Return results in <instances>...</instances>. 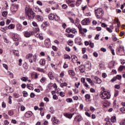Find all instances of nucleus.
I'll use <instances>...</instances> for the list:
<instances>
[{
	"instance_id": "obj_26",
	"label": "nucleus",
	"mask_w": 125,
	"mask_h": 125,
	"mask_svg": "<svg viewBox=\"0 0 125 125\" xmlns=\"http://www.w3.org/2000/svg\"><path fill=\"white\" fill-rule=\"evenodd\" d=\"M48 77L50 80L53 79V74H52V72H50L48 73Z\"/></svg>"
},
{
	"instance_id": "obj_55",
	"label": "nucleus",
	"mask_w": 125,
	"mask_h": 125,
	"mask_svg": "<svg viewBox=\"0 0 125 125\" xmlns=\"http://www.w3.org/2000/svg\"><path fill=\"white\" fill-rule=\"evenodd\" d=\"M21 111H23L24 110H26V107H25V106L24 105H21Z\"/></svg>"
},
{
	"instance_id": "obj_6",
	"label": "nucleus",
	"mask_w": 125,
	"mask_h": 125,
	"mask_svg": "<svg viewBox=\"0 0 125 125\" xmlns=\"http://www.w3.org/2000/svg\"><path fill=\"white\" fill-rule=\"evenodd\" d=\"M19 8V5H13L11 7V11L13 13H15Z\"/></svg>"
},
{
	"instance_id": "obj_8",
	"label": "nucleus",
	"mask_w": 125,
	"mask_h": 125,
	"mask_svg": "<svg viewBox=\"0 0 125 125\" xmlns=\"http://www.w3.org/2000/svg\"><path fill=\"white\" fill-rule=\"evenodd\" d=\"M81 83H83L84 86H85L86 88H90L89 85L87 84L86 82H85V79H84V78H82L81 79Z\"/></svg>"
},
{
	"instance_id": "obj_23",
	"label": "nucleus",
	"mask_w": 125,
	"mask_h": 125,
	"mask_svg": "<svg viewBox=\"0 0 125 125\" xmlns=\"http://www.w3.org/2000/svg\"><path fill=\"white\" fill-rule=\"evenodd\" d=\"M74 115V113L71 114H65V116L66 118H68V119H72L73 117V115Z\"/></svg>"
},
{
	"instance_id": "obj_59",
	"label": "nucleus",
	"mask_w": 125,
	"mask_h": 125,
	"mask_svg": "<svg viewBox=\"0 0 125 125\" xmlns=\"http://www.w3.org/2000/svg\"><path fill=\"white\" fill-rule=\"evenodd\" d=\"M60 95L62 97H64V96H65V93L63 92H61L60 93Z\"/></svg>"
},
{
	"instance_id": "obj_64",
	"label": "nucleus",
	"mask_w": 125,
	"mask_h": 125,
	"mask_svg": "<svg viewBox=\"0 0 125 125\" xmlns=\"http://www.w3.org/2000/svg\"><path fill=\"white\" fill-rule=\"evenodd\" d=\"M101 26L104 28H106L107 24H105L104 23H102Z\"/></svg>"
},
{
	"instance_id": "obj_16",
	"label": "nucleus",
	"mask_w": 125,
	"mask_h": 125,
	"mask_svg": "<svg viewBox=\"0 0 125 125\" xmlns=\"http://www.w3.org/2000/svg\"><path fill=\"white\" fill-rule=\"evenodd\" d=\"M36 19L38 20V21H43V17L40 15H37L36 17Z\"/></svg>"
},
{
	"instance_id": "obj_49",
	"label": "nucleus",
	"mask_w": 125,
	"mask_h": 125,
	"mask_svg": "<svg viewBox=\"0 0 125 125\" xmlns=\"http://www.w3.org/2000/svg\"><path fill=\"white\" fill-rule=\"evenodd\" d=\"M19 96H20L19 94L16 93H14V97L15 98H19Z\"/></svg>"
},
{
	"instance_id": "obj_18",
	"label": "nucleus",
	"mask_w": 125,
	"mask_h": 125,
	"mask_svg": "<svg viewBox=\"0 0 125 125\" xmlns=\"http://www.w3.org/2000/svg\"><path fill=\"white\" fill-rule=\"evenodd\" d=\"M49 19L50 20H55V15L53 14H50L49 15Z\"/></svg>"
},
{
	"instance_id": "obj_11",
	"label": "nucleus",
	"mask_w": 125,
	"mask_h": 125,
	"mask_svg": "<svg viewBox=\"0 0 125 125\" xmlns=\"http://www.w3.org/2000/svg\"><path fill=\"white\" fill-rule=\"evenodd\" d=\"M32 115L33 113L32 112V111H27L24 114V116L25 117V118H30V117H32Z\"/></svg>"
},
{
	"instance_id": "obj_28",
	"label": "nucleus",
	"mask_w": 125,
	"mask_h": 125,
	"mask_svg": "<svg viewBox=\"0 0 125 125\" xmlns=\"http://www.w3.org/2000/svg\"><path fill=\"white\" fill-rule=\"evenodd\" d=\"M28 79L29 78H28V77H21V80L23 82H26L27 81H28Z\"/></svg>"
},
{
	"instance_id": "obj_60",
	"label": "nucleus",
	"mask_w": 125,
	"mask_h": 125,
	"mask_svg": "<svg viewBox=\"0 0 125 125\" xmlns=\"http://www.w3.org/2000/svg\"><path fill=\"white\" fill-rule=\"evenodd\" d=\"M90 110L91 112H94L95 111V108L93 106H90Z\"/></svg>"
},
{
	"instance_id": "obj_52",
	"label": "nucleus",
	"mask_w": 125,
	"mask_h": 125,
	"mask_svg": "<svg viewBox=\"0 0 125 125\" xmlns=\"http://www.w3.org/2000/svg\"><path fill=\"white\" fill-rule=\"evenodd\" d=\"M50 112L52 114H53L54 113V109H53V107H51L50 108Z\"/></svg>"
},
{
	"instance_id": "obj_41",
	"label": "nucleus",
	"mask_w": 125,
	"mask_h": 125,
	"mask_svg": "<svg viewBox=\"0 0 125 125\" xmlns=\"http://www.w3.org/2000/svg\"><path fill=\"white\" fill-rule=\"evenodd\" d=\"M22 93L23 94V97H27V96H28V92L26 91H23Z\"/></svg>"
},
{
	"instance_id": "obj_12",
	"label": "nucleus",
	"mask_w": 125,
	"mask_h": 125,
	"mask_svg": "<svg viewBox=\"0 0 125 125\" xmlns=\"http://www.w3.org/2000/svg\"><path fill=\"white\" fill-rule=\"evenodd\" d=\"M75 42L77 44L81 45L82 44V39L81 37H78L75 39Z\"/></svg>"
},
{
	"instance_id": "obj_35",
	"label": "nucleus",
	"mask_w": 125,
	"mask_h": 125,
	"mask_svg": "<svg viewBox=\"0 0 125 125\" xmlns=\"http://www.w3.org/2000/svg\"><path fill=\"white\" fill-rule=\"evenodd\" d=\"M64 59H69L70 60V59H71V57L68 55L65 54L64 55Z\"/></svg>"
},
{
	"instance_id": "obj_25",
	"label": "nucleus",
	"mask_w": 125,
	"mask_h": 125,
	"mask_svg": "<svg viewBox=\"0 0 125 125\" xmlns=\"http://www.w3.org/2000/svg\"><path fill=\"white\" fill-rule=\"evenodd\" d=\"M125 70V66L124 65H121L119 68H118V71H120V72H122L123 70Z\"/></svg>"
},
{
	"instance_id": "obj_17",
	"label": "nucleus",
	"mask_w": 125,
	"mask_h": 125,
	"mask_svg": "<svg viewBox=\"0 0 125 125\" xmlns=\"http://www.w3.org/2000/svg\"><path fill=\"white\" fill-rule=\"evenodd\" d=\"M68 74L70 76H72V77H74L76 75V73L75 71L73 70H70L68 71Z\"/></svg>"
},
{
	"instance_id": "obj_30",
	"label": "nucleus",
	"mask_w": 125,
	"mask_h": 125,
	"mask_svg": "<svg viewBox=\"0 0 125 125\" xmlns=\"http://www.w3.org/2000/svg\"><path fill=\"white\" fill-rule=\"evenodd\" d=\"M114 66H115V63L113 62H110L109 64V68H110V69L112 68H114Z\"/></svg>"
},
{
	"instance_id": "obj_14",
	"label": "nucleus",
	"mask_w": 125,
	"mask_h": 125,
	"mask_svg": "<svg viewBox=\"0 0 125 125\" xmlns=\"http://www.w3.org/2000/svg\"><path fill=\"white\" fill-rule=\"evenodd\" d=\"M12 39L13 41H14L15 42H18V41H19V38L18 37V36H17V35L16 34H13Z\"/></svg>"
},
{
	"instance_id": "obj_21",
	"label": "nucleus",
	"mask_w": 125,
	"mask_h": 125,
	"mask_svg": "<svg viewBox=\"0 0 125 125\" xmlns=\"http://www.w3.org/2000/svg\"><path fill=\"white\" fill-rule=\"evenodd\" d=\"M17 31H21L22 30V25L18 24L17 25Z\"/></svg>"
},
{
	"instance_id": "obj_27",
	"label": "nucleus",
	"mask_w": 125,
	"mask_h": 125,
	"mask_svg": "<svg viewBox=\"0 0 125 125\" xmlns=\"http://www.w3.org/2000/svg\"><path fill=\"white\" fill-rule=\"evenodd\" d=\"M33 57V54L29 53L27 54L26 56V59H30V58H32Z\"/></svg>"
},
{
	"instance_id": "obj_45",
	"label": "nucleus",
	"mask_w": 125,
	"mask_h": 125,
	"mask_svg": "<svg viewBox=\"0 0 125 125\" xmlns=\"http://www.w3.org/2000/svg\"><path fill=\"white\" fill-rule=\"evenodd\" d=\"M62 7L63 9H66V8H68V6L66 4H63L62 5Z\"/></svg>"
},
{
	"instance_id": "obj_61",
	"label": "nucleus",
	"mask_w": 125,
	"mask_h": 125,
	"mask_svg": "<svg viewBox=\"0 0 125 125\" xmlns=\"http://www.w3.org/2000/svg\"><path fill=\"white\" fill-rule=\"evenodd\" d=\"M32 25L34 26V27H38V24L36 21L32 22Z\"/></svg>"
},
{
	"instance_id": "obj_40",
	"label": "nucleus",
	"mask_w": 125,
	"mask_h": 125,
	"mask_svg": "<svg viewBox=\"0 0 125 125\" xmlns=\"http://www.w3.org/2000/svg\"><path fill=\"white\" fill-rule=\"evenodd\" d=\"M32 76H34L35 79H38V73L34 72L32 74Z\"/></svg>"
},
{
	"instance_id": "obj_32",
	"label": "nucleus",
	"mask_w": 125,
	"mask_h": 125,
	"mask_svg": "<svg viewBox=\"0 0 125 125\" xmlns=\"http://www.w3.org/2000/svg\"><path fill=\"white\" fill-rule=\"evenodd\" d=\"M76 0H66V3H68V4H70V3H72V2H75Z\"/></svg>"
},
{
	"instance_id": "obj_63",
	"label": "nucleus",
	"mask_w": 125,
	"mask_h": 125,
	"mask_svg": "<svg viewBox=\"0 0 125 125\" xmlns=\"http://www.w3.org/2000/svg\"><path fill=\"white\" fill-rule=\"evenodd\" d=\"M60 78H63L64 77V71H62L60 74Z\"/></svg>"
},
{
	"instance_id": "obj_31",
	"label": "nucleus",
	"mask_w": 125,
	"mask_h": 125,
	"mask_svg": "<svg viewBox=\"0 0 125 125\" xmlns=\"http://www.w3.org/2000/svg\"><path fill=\"white\" fill-rule=\"evenodd\" d=\"M65 36L67 37V38H70L71 39L74 38V35L71 34H65Z\"/></svg>"
},
{
	"instance_id": "obj_58",
	"label": "nucleus",
	"mask_w": 125,
	"mask_h": 125,
	"mask_svg": "<svg viewBox=\"0 0 125 125\" xmlns=\"http://www.w3.org/2000/svg\"><path fill=\"white\" fill-rule=\"evenodd\" d=\"M85 98H86V99H90V95L89 94H86L85 95Z\"/></svg>"
},
{
	"instance_id": "obj_34",
	"label": "nucleus",
	"mask_w": 125,
	"mask_h": 125,
	"mask_svg": "<svg viewBox=\"0 0 125 125\" xmlns=\"http://www.w3.org/2000/svg\"><path fill=\"white\" fill-rule=\"evenodd\" d=\"M117 51H119V52H121V51H122V50H124V47H119V48H118L117 49Z\"/></svg>"
},
{
	"instance_id": "obj_10",
	"label": "nucleus",
	"mask_w": 125,
	"mask_h": 125,
	"mask_svg": "<svg viewBox=\"0 0 125 125\" xmlns=\"http://www.w3.org/2000/svg\"><path fill=\"white\" fill-rule=\"evenodd\" d=\"M83 119V117L77 115L74 118V122H77V123H80V122H82Z\"/></svg>"
},
{
	"instance_id": "obj_53",
	"label": "nucleus",
	"mask_w": 125,
	"mask_h": 125,
	"mask_svg": "<svg viewBox=\"0 0 125 125\" xmlns=\"http://www.w3.org/2000/svg\"><path fill=\"white\" fill-rule=\"evenodd\" d=\"M86 81L89 83H92V80L90 79V78H86Z\"/></svg>"
},
{
	"instance_id": "obj_19",
	"label": "nucleus",
	"mask_w": 125,
	"mask_h": 125,
	"mask_svg": "<svg viewBox=\"0 0 125 125\" xmlns=\"http://www.w3.org/2000/svg\"><path fill=\"white\" fill-rule=\"evenodd\" d=\"M27 87L28 88V89H30V90H34V85L32 84H27Z\"/></svg>"
},
{
	"instance_id": "obj_51",
	"label": "nucleus",
	"mask_w": 125,
	"mask_h": 125,
	"mask_svg": "<svg viewBox=\"0 0 125 125\" xmlns=\"http://www.w3.org/2000/svg\"><path fill=\"white\" fill-rule=\"evenodd\" d=\"M66 31L67 33H71L72 32V29L70 27H68L67 29H66Z\"/></svg>"
},
{
	"instance_id": "obj_57",
	"label": "nucleus",
	"mask_w": 125,
	"mask_h": 125,
	"mask_svg": "<svg viewBox=\"0 0 125 125\" xmlns=\"http://www.w3.org/2000/svg\"><path fill=\"white\" fill-rule=\"evenodd\" d=\"M116 80H121L122 79V76L118 75L116 76Z\"/></svg>"
},
{
	"instance_id": "obj_44",
	"label": "nucleus",
	"mask_w": 125,
	"mask_h": 125,
	"mask_svg": "<svg viewBox=\"0 0 125 125\" xmlns=\"http://www.w3.org/2000/svg\"><path fill=\"white\" fill-rule=\"evenodd\" d=\"M71 33H73V34H77L78 33V31H77V30L76 29L72 28Z\"/></svg>"
},
{
	"instance_id": "obj_47",
	"label": "nucleus",
	"mask_w": 125,
	"mask_h": 125,
	"mask_svg": "<svg viewBox=\"0 0 125 125\" xmlns=\"http://www.w3.org/2000/svg\"><path fill=\"white\" fill-rule=\"evenodd\" d=\"M11 98H12V97L11 96H9V97L8 98V103H9V104H11V103H12Z\"/></svg>"
},
{
	"instance_id": "obj_56",
	"label": "nucleus",
	"mask_w": 125,
	"mask_h": 125,
	"mask_svg": "<svg viewBox=\"0 0 125 125\" xmlns=\"http://www.w3.org/2000/svg\"><path fill=\"white\" fill-rule=\"evenodd\" d=\"M37 71H38L39 72H44V70H43V69L37 68L36 69Z\"/></svg>"
},
{
	"instance_id": "obj_24",
	"label": "nucleus",
	"mask_w": 125,
	"mask_h": 125,
	"mask_svg": "<svg viewBox=\"0 0 125 125\" xmlns=\"http://www.w3.org/2000/svg\"><path fill=\"white\" fill-rule=\"evenodd\" d=\"M60 86L62 87H64V86H67V85H68V83H61V82H60Z\"/></svg>"
},
{
	"instance_id": "obj_3",
	"label": "nucleus",
	"mask_w": 125,
	"mask_h": 125,
	"mask_svg": "<svg viewBox=\"0 0 125 125\" xmlns=\"http://www.w3.org/2000/svg\"><path fill=\"white\" fill-rule=\"evenodd\" d=\"M100 96L102 99H110L111 94L109 92L104 91V92H101Z\"/></svg>"
},
{
	"instance_id": "obj_37",
	"label": "nucleus",
	"mask_w": 125,
	"mask_h": 125,
	"mask_svg": "<svg viewBox=\"0 0 125 125\" xmlns=\"http://www.w3.org/2000/svg\"><path fill=\"white\" fill-rule=\"evenodd\" d=\"M66 101L68 103H72L73 102V100L71 98H68L66 99Z\"/></svg>"
},
{
	"instance_id": "obj_29",
	"label": "nucleus",
	"mask_w": 125,
	"mask_h": 125,
	"mask_svg": "<svg viewBox=\"0 0 125 125\" xmlns=\"http://www.w3.org/2000/svg\"><path fill=\"white\" fill-rule=\"evenodd\" d=\"M104 107H109V106H110V103L105 101L104 103Z\"/></svg>"
},
{
	"instance_id": "obj_20",
	"label": "nucleus",
	"mask_w": 125,
	"mask_h": 125,
	"mask_svg": "<svg viewBox=\"0 0 125 125\" xmlns=\"http://www.w3.org/2000/svg\"><path fill=\"white\" fill-rule=\"evenodd\" d=\"M40 63L41 64L42 66H44L45 65V60L44 59H42L40 61Z\"/></svg>"
},
{
	"instance_id": "obj_50",
	"label": "nucleus",
	"mask_w": 125,
	"mask_h": 125,
	"mask_svg": "<svg viewBox=\"0 0 125 125\" xmlns=\"http://www.w3.org/2000/svg\"><path fill=\"white\" fill-rule=\"evenodd\" d=\"M68 19H69V21L71 22V23H72L73 24H74L75 21H74V20L73 19V18H72L71 17H69Z\"/></svg>"
},
{
	"instance_id": "obj_7",
	"label": "nucleus",
	"mask_w": 125,
	"mask_h": 125,
	"mask_svg": "<svg viewBox=\"0 0 125 125\" xmlns=\"http://www.w3.org/2000/svg\"><path fill=\"white\" fill-rule=\"evenodd\" d=\"M89 23H90V21L88 18H85L81 21V24L83 25H89Z\"/></svg>"
},
{
	"instance_id": "obj_33",
	"label": "nucleus",
	"mask_w": 125,
	"mask_h": 125,
	"mask_svg": "<svg viewBox=\"0 0 125 125\" xmlns=\"http://www.w3.org/2000/svg\"><path fill=\"white\" fill-rule=\"evenodd\" d=\"M46 81V78L45 77H42L41 80H40V82L42 83H43Z\"/></svg>"
},
{
	"instance_id": "obj_36",
	"label": "nucleus",
	"mask_w": 125,
	"mask_h": 125,
	"mask_svg": "<svg viewBox=\"0 0 125 125\" xmlns=\"http://www.w3.org/2000/svg\"><path fill=\"white\" fill-rule=\"evenodd\" d=\"M82 3V1L80 0H78L77 1H76V6H79Z\"/></svg>"
},
{
	"instance_id": "obj_46",
	"label": "nucleus",
	"mask_w": 125,
	"mask_h": 125,
	"mask_svg": "<svg viewBox=\"0 0 125 125\" xmlns=\"http://www.w3.org/2000/svg\"><path fill=\"white\" fill-rule=\"evenodd\" d=\"M8 29H14V25L11 24L8 26Z\"/></svg>"
},
{
	"instance_id": "obj_43",
	"label": "nucleus",
	"mask_w": 125,
	"mask_h": 125,
	"mask_svg": "<svg viewBox=\"0 0 125 125\" xmlns=\"http://www.w3.org/2000/svg\"><path fill=\"white\" fill-rule=\"evenodd\" d=\"M2 15L4 17H6V16H7V12L6 11H3L2 12Z\"/></svg>"
},
{
	"instance_id": "obj_22",
	"label": "nucleus",
	"mask_w": 125,
	"mask_h": 125,
	"mask_svg": "<svg viewBox=\"0 0 125 125\" xmlns=\"http://www.w3.org/2000/svg\"><path fill=\"white\" fill-rule=\"evenodd\" d=\"M110 121L111 123H116V122H117L116 116H112L110 119Z\"/></svg>"
},
{
	"instance_id": "obj_5",
	"label": "nucleus",
	"mask_w": 125,
	"mask_h": 125,
	"mask_svg": "<svg viewBox=\"0 0 125 125\" xmlns=\"http://www.w3.org/2000/svg\"><path fill=\"white\" fill-rule=\"evenodd\" d=\"M92 79L94 83H98L100 84L101 83H102V81H101V79L97 77V76H91Z\"/></svg>"
},
{
	"instance_id": "obj_9",
	"label": "nucleus",
	"mask_w": 125,
	"mask_h": 125,
	"mask_svg": "<svg viewBox=\"0 0 125 125\" xmlns=\"http://www.w3.org/2000/svg\"><path fill=\"white\" fill-rule=\"evenodd\" d=\"M44 44L47 48H49V47L51 45L50 40L48 38H47L44 41Z\"/></svg>"
},
{
	"instance_id": "obj_2",
	"label": "nucleus",
	"mask_w": 125,
	"mask_h": 125,
	"mask_svg": "<svg viewBox=\"0 0 125 125\" xmlns=\"http://www.w3.org/2000/svg\"><path fill=\"white\" fill-rule=\"evenodd\" d=\"M95 12L96 13V16L98 19H101L103 17L104 14V11L100 8L98 9H95Z\"/></svg>"
},
{
	"instance_id": "obj_62",
	"label": "nucleus",
	"mask_w": 125,
	"mask_h": 125,
	"mask_svg": "<svg viewBox=\"0 0 125 125\" xmlns=\"http://www.w3.org/2000/svg\"><path fill=\"white\" fill-rule=\"evenodd\" d=\"M106 30L107 31H108V32H109V33H112V32H113V30H112V29L109 27H106Z\"/></svg>"
},
{
	"instance_id": "obj_4",
	"label": "nucleus",
	"mask_w": 125,
	"mask_h": 125,
	"mask_svg": "<svg viewBox=\"0 0 125 125\" xmlns=\"http://www.w3.org/2000/svg\"><path fill=\"white\" fill-rule=\"evenodd\" d=\"M78 28L79 30L80 34L82 35V36H84V33L87 32V29H86V28H83V27H82V25L81 24L78 25Z\"/></svg>"
},
{
	"instance_id": "obj_39",
	"label": "nucleus",
	"mask_w": 125,
	"mask_h": 125,
	"mask_svg": "<svg viewBox=\"0 0 125 125\" xmlns=\"http://www.w3.org/2000/svg\"><path fill=\"white\" fill-rule=\"evenodd\" d=\"M37 59H38V56H37V55L35 54L33 56V61L34 62H37Z\"/></svg>"
},
{
	"instance_id": "obj_13",
	"label": "nucleus",
	"mask_w": 125,
	"mask_h": 125,
	"mask_svg": "<svg viewBox=\"0 0 125 125\" xmlns=\"http://www.w3.org/2000/svg\"><path fill=\"white\" fill-rule=\"evenodd\" d=\"M24 35L26 38H30L32 35V33L31 32L25 31Z\"/></svg>"
},
{
	"instance_id": "obj_42",
	"label": "nucleus",
	"mask_w": 125,
	"mask_h": 125,
	"mask_svg": "<svg viewBox=\"0 0 125 125\" xmlns=\"http://www.w3.org/2000/svg\"><path fill=\"white\" fill-rule=\"evenodd\" d=\"M55 20L56 21H60V17L59 16H57V15H55Z\"/></svg>"
},
{
	"instance_id": "obj_38",
	"label": "nucleus",
	"mask_w": 125,
	"mask_h": 125,
	"mask_svg": "<svg viewBox=\"0 0 125 125\" xmlns=\"http://www.w3.org/2000/svg\"><path fill=\"white\" fill-rule=\"evenodd\" d=\"M8 114L9 116H13L14 115V111H13V110H9L8 111Z\"/></svg>"
},
{
	"instance_id": "obj_54",
	"label": "nucleus",
	"mask_w": 125,
	"mask_h": 125,
	"mask_svg": "<svg viewBox=\"0 0 125 125\" xmlns=\"http://www.w3.org/2000/svg\"><path fill=\"white\" fill-rule=\"evenodd\" d=\"M14 54L16 56H19V52H18V51H14Z\"/></svg>"
},
{
	"instance_id": "obj_1",
	"label": "nucleus",
	"mask_w": 125,
	"mask_h": 125,
	"mask_svg": "<svg viewBox=\"0 0 125 125\" xmlns=\"http://www.w3.org/2000/svg\"><path fill=\"white\" fill-rule=\"evenodd\" d=\"M25 13L26 17H28L29 19H33L35 18V13L34 12L32 11L31 9L26 7L25 8Z\"/></svg>"
},
{
	"instance_id": "obj_48",
	"label": "nucleus",
	"mask_w": 125,
	"mask_h": 125,
	"mask_svg": "<svg viewBox=\"0 0 125 125\" xmlns=\"http://www.w3.org/2000/svg\"><path fill=\"white\" fill-rule=\"evenodd\" d=\"M120 111L122 113H123V114L125 113V107H121L120 108Z\"/></svg>"
},
{
	"instance_id": "obj_15",
	"label": "nucleus",
	"mask_w": 125,
	"mask_h": 125,
	"mask_svg": "<svg viewBox=\"0 0 125 125\" xmlns=\"http://www.w3.org/2000/svg\"><path fill=\"white\" fill-rule=\"evenodd\" d=\"M52 121L53 122V125H58V123H59V121L57 119H56V118L54 117L52 119Z\"/></svg>"
}]
</instances>
